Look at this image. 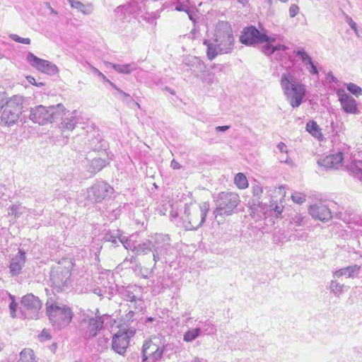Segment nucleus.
<instances>
[{
	"label": "nucleus",
	"instance_id": "obj_1",
	"mask_svg": "<svg viewBox=\"0 0 362 362\" xmlns=\"http://www.w3.org/2000/svg\"><path fill=\"white\" fill-rule=\"evenodd\" d=\"M234 36L230 24L227 21H219L216 27L214 42L204 40L206 56L213 60L219 54L230 53L234 48Z\"/></svg>",
	"mask_w": 362,
	"mask_h": 362
},
{
	"label": "nucleus",
	"instance_id": "obj_2",
	"mask_svg": "<svg viewBox=\"0 0 362 362\" xmlns=\"http://www.w3.org/2000/svg\"><path fill=\"white\" fill-rule=\"evenodd\" d=\"M106 315H102L98 308L95 311L83 310L79 314L78 330L86 340L95 337L104 328Z\"/></svg>",
	"mask_w": 362,
	"mask_h": 362
},
{
	"label": "nucleus",
	"instance_id": "obj_3",
	"mask_svg": "<svg viewBox=\"0 0 362 362\" xmlns=\"http://www.w3.org/2000/svg\"><path fill=\"white\" fill-rule=\"evenodd\" d=\"M280 85L286 100L293 108L299 107L306 95L305 86L289 71L281 74Z\"/></svg>",
	"mask_w": 362,
	"mask_h": 362
},
{
	"label": "nucleus",
	"instance_id": "obj_4",
	"mask_svg": "<svg viewBox=\"0 0 362 362\" xmlns=\"http://www.w3.org/2000/svg\"><path fill=\"white\" fill-rule=\"evenodd\" d=\"M209 211V203L207 202H203L199 207H193L192 204H186L182 216V227L186 230L198 229L205 222Z\"/></svg>",
	"mask_w": 362,
	"mask_h": 362
},
{
	"label": "nucleus",
	"instance_id": "obj_5",
	"mask_svg": "<svg viewBox=\"0 0 362 362\" xmlns=\"http://www.w3.org/2000/svg\"><path fill=\"white\" fill-rule=\"evenodd\" d=\"M65 110L64 106L61 103L49 107L40 105L30 108L29 118L35 123L44 125L61 118L65 115Z\"/></svg>",
	"mask_w": 362,
	"mask_h": 362
},
{
	"label": "nucleus",
	"instance_id": "obj_6",
	"mask_svg": "<svg viewBox=\"0 0 362 362\" xmlns=\"http://www.w3.org/2000/svg\"><path fill=\"white\" fill-rule=\"evenodd\" d=\"M46 313L54 327L62 329L67 327L74 317L71 309L67 305H59L57 303H46Z\"/></svg>",
	"mask_w": 362,
	"mask_h": 362
},
{
	"label": "nucleus",
	"instance_id": "obj_7",
	"mask_svg": "<svg viewBox=\"0 0 362 362\" xmlns=\"http://www.w3.org/2000/svg\"><path fill=\"white\" fill-rule=\"evenodd\" d=\"M216 209L214 211L215 216H230L236 211V209L240 202L239 195L233 192H221L217 194L214 199Z\"/></svg>",
	"mask_w": 362,
	"mask_h": 362
},
{
	"label": "nucleus",
	"instance_id": "obj_8",
	"mask_svg": "<svg viewBox=\"0 0 362 362\" xmlns=\"http://www.w3.org/2000/svg\"><path fill=\"white\" fill-rule=\"evenodd\" d=\"M71 262H67V265L58 264L52 267L50 272V281L52 286L57 292L69 289L72 286L73 279L71 276Z\"/></svg>",
	"mask_w": 362,
	"mask_h": 362
},
{
	"label": "nucleus",
	"instance_id": "obj_9",
	"mask_svg": "<svg viewBox=\"0 0 362 362\" xmlns=\"http://www.w3.org/2000/svg\"><path fill=\"white\" fill-rule=\"evenodd\" d=\"M139 290V287L136 285L120 286L118 290L119 296L123 300L129 303L127 304L129 311L126 315L128 320H131L136 312L143 309L144 301L141 297L137 296Z\"/></svg>",
	"mask_w": 362,
	"mask_h": 362
},
{
	"label": "nucleus",
	"instance_id": "obj_10",
	"mask_svg": "<svg viewBox=\"0 0 362 362\" xmlns=\"http://www.w3.org/2000/svg\"><path fill=\"white\" fill-rule=\"evenodd\" d=\"M23 98L19 95H13L4 104L1 119V122L11 125L14 124L22 113Z\"/></svg>",
	"mask_w": 362,
	"mask_h": 362
},
{
	"label": "nucleus",
	"instance_id": "obj_11",
	"mask_svg": "<svg viewBox=\"0 0 362 362\" xmlns=\"http://www.w3.org/2000/svg\"><path fill=\"white\" fill-rule=\"evenodd\" d=\"M81 129L83 132L81 133V136L87 140L88 150L100 151L105 149V141L102 138L99 129L93 123L87 124Z\"/></svg>",
	"mask_w": 362,
	"mask_h": 362
},
{
	"label": "nucleus",
	"instance_id": "obj_12",
	"mask_svg": "<svg viewBox=\"0 0 362 362\" xmlns=\"http://www.w3.org/2000/svg\"><path fill=\"white\" fill-rule=\"evenodd\" d=\"M114 192V188L107 182L98 181L87 189V198L91 202L100 203L109 199Z\"/></svg>",
	"mask_w": 362,
	"mask_h": 362
},
{
	"label": "nucleus",
	"instance_id": "obj_13",
	"mask_svg": "<svg viewBox=\"0 0 362 362\" xmlns=\"http://www.w3.org/2000/svg\"><path fill=\"white\" fill-rule=\"evenodd\" d=\"M165 349L158 339L154 337L145 341L142 346V362H156L161 359Z\"/></svg>",
	"mask_w": 362,
	"mask_h": 362
},
{
	"label": "nucleus",
	"instance_id": "obj_14",
	"mask_svg": "<svg viewBox=\"0 0 362 362\" xmlns=\"http://www.w3.org/2000/svg\"><path fill=\"white\" fill-rule=\"evenodd\" d=\"M171 254L172 248L168 243V238L163 235H156L153 241L154 264L159 261L167 263Z\"/></svg>",
	"mask_w": 362,
	"mask_h": 362
},
{
	"label": "nucleus",
	"instance_id": "obj_15",
	"mask_svg": "<svg viewBox=\"0 0 362 362\" xmlns=\"http://www.w3.org/2000/svg\"><path fill=\"white\" fill-rule=\"evenodd\" d=\"M26 59L30 66L47 74L52 76L55 75L59 71L57 66L54 64L47 60L40 59L32 52L28 53Z\"/></svg>",
	"mask_w": 362,
	"mask_h": 362
},
{
	"label": "nucleus",
	"instance_id": "obj_16",
	"mask_svg": "<svg viewBox=\"0 0 362 362\" xmlns=\"http://www.w3.org/2000/svg\"><path fill=\"white\" fill-rule=\"evenodd\" d=\"M263 37V33L259 31L255 26L250 25L243 28L239 40L246 46H255L262 44L264 40Z\"/></svg>",
	"mask_w": 362,
	"mask_h": 362
},
{
	"label": "nucleus",
	"instance_id": "obj_17",
	"mask_svg": "<svg viewBox=\"0 0 362 362\" xmlns=\"http://www.w3.org/2000/svg\"><path fill=\"white\" fill-rule=\"evenodd\" d=\"M132 238L133 236L131 235L128 240H124L125 249L132 250L136 255V257L146 255L151 252L153 253L152 240H147L145 242L136 244Z\"/></svg>",
	"mask_w": 362,
	"mask_h": 362
},
{
	"label": "nucleus",
	"instance_id": "obj_18",
	"mask_svg": "<svg viewBox=\"0 0 362 362\" xmlns=\"http://www.w3.org/2000/svg\"><path fill=\"white\" fill-rule=\"evenodd\" d=\"M308 211L313 218L323 222L329 221L332 217L329 208L322 203L310 205Z\"/></svg>",
	"mask_w": 362,
	"mask_h": 362
},
{
	"label": "nucleus",
	"instance_id": "obj_19",
	"mask_svg": "<svg viewBox=\"0 0 362 362\" xmlns=\"http://www.w3.org/2000/svg\"><path fill=\"white\" fill-rule=\"evenodd\" d=\"M343 160V153L339 151L335 154H331L318 159L317 163L318 165L325 169H338L341 165Z\"/></svg>",
	"mask_w": 362,
	"mask_h": 362
},
{
	"label": "nucleus",
	"instance_id": "obj_20",
	"mask_svg": "<svg viewBox=\"0 0 362 362\" xmlns=\"http://www.w3.org/2000/svg\"><path fill=\"white\" fill-rule=\"evenodd\" d=\"M21 309L30 311L33 316H37V313L42 307V303L38 297L30 293L24 296L21 300Z\"/></svg>",
	"mask_w": 362,
	"mask_h": 362
},
{
	"label": "nucleus",
	"instance_id": "obj_21",
	"mask_svg": "<svg viewBox=\"0 0 362 362\" xmlns=\"http://www.w3.org/2000/svg\"><path fill=\"white\" fill-rule=\"evenodd\" d=\"M26 259L25 252L19 249L18 253L11 259L8 266L9 272L13 276H18L21 272Z\"/></svg>",
	"mask_w": 362,
	"mask_h": 362
},
{
	"label": "nucleus",
	"instance_id": "obj_22",
	"mask_svg": "<svg viewBox=\"0 0 362 362\" xmlns=\"http://www.w3.org/2000/svg\"><path fill=\"white\" fill-rule=\"evenodd\" d=\"M293 53L299 57L310 74L318 75L319 71L316 64L314 63L312 57L305 52L304 48L300 47H296L294 49Z\"/></svg>",
	"mask_w": 362,
	"mask_h": 362
},
{
	"label": "nucleus",
	"instance_id": "obj_23",
	"mask_svg": "<svg viewBox=\"0 0 362 362\" xmlns=\"http://www.w3.org/2000/svg\"><path fill=\"white\" fill-rule=\"evenodd\" d=\"M129 337L127 332H117L112 337V348L117 354L122 355L126 352L129 345Z\"/></svg>",
	"mask_w": 362,
	"mask_h": 362
},
{
	"label": "nucleus",
	"instance_id": "obj_24",
	"mask_svg": "<svg viewBox=\"0 0 362 362\" xmlns=\"http://www.w3.org/2000/svg\"><path fill=\"white\" fill-rule=\"evenodd\" d=\"M339 100L341 103L342 110L349 114H356L358 112V107L356 101L349 94L344 91H339L337 93Z\"/></svg>",
	"mask_w": 362,
	"mask_h": 362
},
{
	"label": "nucleus",
	"instance_id": "obj_25",
	"mask_svg": "<svg viewBox=\"0 0 362 362\" xmlns=\"http://www.w3.org/2000/svg\"><path fill=\"white\" fill-rule=\"evenodd\" d=\"M185 64L189 68L192 74L197 78L205 72L206 69L204 62L197 57H191L185 59Z\"/></svg>",
	"mask_w": 362,
	"mask_h": 362
},
{
	"label": "nucleus",
	"instance_id": "obj_26",
	"mask_svg": "<svg viewBox=\"0 0 362 362\" xmlns=\"http://www.w3.org/2000/svg\"><path fill=\"white\" fill-rule=\"evenodd\" d=\"M336 216L349 224V228H351L352 225L362 226V217L354 214L350 210H346L345 213L339 211L336 214Z\"/></svg>",
	"mask_w": 362,
	"mask_h": 362
},
{
	"label": "nucleus",
	"instance_id": "obj_27",
	"mask_svg": "<svg viewBox=\"0 0 362 362\" xmlns=\"http://www.w3.org/2000/svg\"><path fill=\"white\" fill-rule=\"evenodd\" d=\"M361 269V267L358 264L350 265L334 271L333 272V276L340 278L344 276L346 278L354 279L359 274Z\"/></svg>",
	"mask_w": 362,
	"mask_h": 362
},
{
	"label": "nucleus",
	"instance_id": "obj_28",
	"mask_svg": "<svg viewBox=\"0 0 362 362\" xmlns=\"http://www.w3.org/2000/svg\"><path fill=\"white\" fill-rule=\"evenodd\" d=\"M129 237L123 235V233L119 230H108L103 235V240L105 242H110L113 246H117L118 242L121 243L124 247L125 240H128Z\"/></svg>",
	"mask_w": 362,
	"mask_h": 362
},
{
	"label": "nucleus",
	"instance_id": "obj_29",
	"mask_svg": "<svg viewBox=\"0 0 362 362\" xmlns=\"http://www.w3.org/2000/svg\"><path fill=\"white\" fill-rule=\"evenodd\" d=\"M64 113L65 115H64L60 118L61 119H62V122L61 123V128L66 129L68 130H73L78 121V119L76 115V110L73 111L71 114H68V115L64 118V116L66 115V111L64 112Z\"/></svg>",
	"mask_w": 362,
	"mask_h": 362
},
{
	"label": "nucleus",
	"instance_id": "obj_30",
	"mask_svg": "<svg viewBox=\"0 0 362 362\" xmlns=\"http://www.w3.org/2000/svg\"><path fill=\"white\" fill-rule=\"evenodd\" d=\"M106 165L107 162L105 159L100 158H94L88 165V171L92 174H95L100 171Z\"/></svg>",
	"mask_w": 362,
	"mask_h": 362
},
{
	"label": "nucleus",
	"instance_id": "obj_31",
	"mask_svg": "<svg viewBox=\"0 0 362 362\" xmlns=\"http://www.w3.org/2000/svg\"><path fill=\"white\" fill-rule=\"evenodd\" d=\"M288 47L284 45L277 44L276 45L265 44L262 47V52L268 57L272 56L276 51H286Z\"/></svg>",
	"mask_w": 362,
	"mask_h": 362
},
{
	"label": "nucleus",
	"instance_id": "obj_32",
	"mask_svg": "<svg viewBox=\"0 0 362 362\" xmlns=\"http://www.w3.org/2000/svg\"><path fill=\"white\" fill-rule=\"evenodd\" d=\"M200 327H198L201 329V334L211 335L216 332V327L209 320H206L204 322H199Z\"/></svg>",
	"mask_w": 362,
	"mask_h": 362
},
{
	"label": "nucleus",
	"instance_id": "obj_33",
	"mask_svg": "<svg viewBox=\"0 0 362 362\" xmlns=\"http://www.w3.org/2000/svg\"><path fill=\"white\" fill-rule=\"evenodd\" d=\"M111 67L118 73L129 74L132 71L136 69V64L134 63L126 64H117L110 63Z\"/></svg>",
	"mask_w": 362,
	"mask_h": 362
},
{
	"label": "nucleus",
	"instance_id": "obj_34",
	"mask_svg": "<svg viewBox=\"0 0 362 362\" xmlns=\"http://www.w3.org/2000/svg\"><path fill=\"white\" fill-rule=\"evenodd\" d=\"M345 285L340 284L337 280H332L329 283V289L335 296H339L344 291Z\"/></svg>",
	"mask_w": 362,
	"mask_h": 362
},
{
	"label": "nucleus",
	"instance_id": "obj_35",
	"mask_svg": "<svg viewBox=\"0 0 362 362\" xmlns=\"http://www.w3.org/2000/svg\"><path fill=\"white\" fill-rule=\"evenodd\" d=\"M349 170L362 181V160H355L351 163Z\"/></svg>",
	"mask_w": 362,
	"mask_h": 362
},
{
	"label": "nucleus",
	"instance_id": "obj_36",
	"mask_svg": "<svg viewBox=\"0 0 362 362\" xmlns=\"http://www.w3.org/2000/svg\"><path fill=\"white\" fill-rule=\"evenodd\" d=\"M201 334V329L198 327L188 329L183 335V340L186 342H191L198 338Z\"/></svg>",
	"mask_w": 362,
	"mask_h": 362
},
{
	"label": "nucleus",
	"instance_id": "obj_37",
	"mask_svg": "<svg viewBox=\"0 0 362 362\" xmlns=\"http://www.w3.org/2000/svg\"><path fill=\"white\" fill-rule=\"evenodd\" d=\"M34 353L30 349H24L20 353V358L18 362H33Z\"/></svg>",
	"mask_w": 362,
	"mask_h": 362
},
{
	"label": "nucleus",
	"instance_id": "obj_38",
	"mask_svg": "<svg viewBox=\"0 0 362 362\" xmlns=\"http://www.w3.org/2000/svg\"><path fill=\"white\" fill-rule=\"evenodd\" d=\"M117 96L119 100L126 103L127 105L131 106L132 104H134L136 106H137L138 108H140V105L135 102L129 94L124 92L123 90H119V94Z\"/></svg>",
	"mask_w": 362,
	"mask_h": 362
},
{
	"label": "nucleus",
	"instance_id": "obj_39",
	"mask_svg": "<svg viewBox=\"0 0 362 362\" xmlns=\"http://www.w3.org/2000/svg\"><path fill=\"white\" fill-rule=\"evenodd\" d=\"M234 182L236 185V186L240 189H245L248 186L247 177L242 173H238L235 176Z\"/></svg>",
	"mask_w": 362,
	"mask_h": 362
},
{
	"label": "nucleus",
	"instance_id": "obj_40",
	"mask_svg": "<svg viewBox=\"0 0 362 362\" xmlns=\"http://www.w3.org/2000/svg\"><path fill=\"white\" fill-rule=\"evenodd\" d=\"M72 8H76L77 10L82 12L83 14H90L91 13L90 9H87L86 6L81 1L76 0H67Z\"/></svg>",
	"mask_w": 362,
	"mask_h": 362
},
{
	"label": "nucleus",
	"instance_id": "obj_41",
	"mask_svg": "<svg viewBox=\"0 0 362 362\" xmlns=\"http://www.w3.org/2000/svg\"><path fill=\"white\" fill-rule=\"evenodd\" d=\"M198 78L201 79L202 83L209 86H211L215 82L214 74L206 71V70L205 72L202 73Z\"/></svg>",
	"mask_w": 362,
	"mask_h": 362
},
{
	"label": "nucleus",
	"instance_id": "obj_42",
	"mask_svg": "<svg viewBox=\"0 0 362 362\" xmlns=\"http://www.w3.org/2000/svg\"><path fill=\"white\" fill-rule=\"evenodd\" d=\"M24 207L21 205H12L8 208V215L13 216L15 218H18L22 214Z\"/></svg>",
	"mask_w": 362,
	"mask_h": 362
},
{
	"label": "nucleus",
	"instance_id": "obj_43",
	"mask_svg": "<svg viewBox=\"0 0 362 362\" xmlns=\"http://www.w3.org/2000/svg\"><path fill=\"white\" fill-rule=\"evenodd\" d=\"M120 286L115 284H111L108 288H105V293L107 294L106 297L110 299L114 295H119V288Z\"/></svg>",
	"mask_w": 362,
	"mask_h": 362
},
{
	"label": "nucleus",
	"instance_id": "obj_44",
	"mask_svg": "<svg viewBox=\"0 0 362 362\" xmlns=\"http://www.w3.org/2000/svg\"><path fill=\"white\" fill-rule=\"evenodd\" d=\"M346 89L351 93L356 95V97L362 95L361 88L353 83H349L346 84Z\"/></svg>",
	"mask_w": 362,
	"mask_h": 362
},
{
	"label": "nucleus",
	"instance_id": "obj_45",
	"mask_svg": "<svg viewBox=\"0 0 362 362\" xmlns=\"http://www.w3.org/2000/svg\"><path fill=\"white\" fill-rule=\"evenodd\" d=\"M175 9L177 11H187V10L190 7L189 6L188 1L183 2L180 0H175Z\"/></svg>",
	"mask_w": 362,
	"mask_h": 362
},
{
	"label": "nucleus",
	"instance_id": "obj_46",
	"mask_svg": "<svg viewBox=\"0 0 362 362\" xmlns=\"http://www.w3.org/2000/svg\"><path fill=\"white\" fill-rule=\"evenodd\" d=\"M9 37L16 42L22 43L24 45H30V39L28 37H26V38L21 37L16 34H11L9 35Z\"/></svg>",
	"mask_w": 362,
	"mask_h": 362
},
{
	"label": "nucleus",
	"instance_id": "obj_47",
	"mask_svg": "<svg viewBox=\"0 0 362 362\" xmlns=\"http://www.w3.org/2000/svg\"><path fill=\"white\" fill-rule=\"evenodd\" d=\"M291 199L295 203L301 204L305 201V195L300 192H295L292 194Z\"/></svg>",
	"mask_w": 362,
	"mask_h": 362
},
{
	"label": "nucleus",
	"instance_id": "obj_48",
	"mask_svg": "<svg viewBox=\"0 0 362 362\" xmlns=\"http://www.w3.org/2000/svg\"><path fill=\"white\" fill-rule=\"evenodd\" d=\"M10 298L11 299V301L9 304L10 313H11V317H15L17 307H18V303L15 301L13 296L10 295Z\"/></svg>",
	"mask_w": 362,
	"mask_h": 362
},
{
	"label": "nucleus",
	"instance_id": "obj_49",
	"mask_svg": "<svg viewBox=\"0 0 362 362\" xmlns=\"http://www.w3.org/2000/svg\"><path fill=\"white\" fill-rule=\"evenodd\" d=\"M38 338L40 341H45L52 339V336L48 330L44 329L39 334Z\"/></svg>",
	"mask_w": 362,
	"mask_h": 362
},
{
	"label": "nucleus",
	"instance_id": "obj_50",
	"mask_svg": "<svg viewBox=\"0 0 362 362\" xmlns=\"http://www.w3.org/2000/svg\"><path fill=\"white\" fill-rule=\"evenodd\" d=\"M291 223H294L296 226H304L305 224V218L301 215H296L292 219Z\"/></svg>",
	"mask_w": 362,
	"mask_h": 362
},
{
	"label": "nucleus",
	"instance_id": "obj_51",
	"mask_svg": "<svg viewBox=\"0 0 362 362\" xmlns=\"http://www.w3.org/2000/svg\"><path fill=\"white\" fill-rule=\"evenodd\" d=\"M171 221H174L177 226H182V219L178 218V213L177 211H172L170 212Z\"/></svg>",
	"mask_w": 362,
	"mask_h": 362
},
{
	"label": "nucleus",
	"instance_id": "obj_52",
	"mask_svg": "<svg viewBox=\"0 0 362 362\" xmlns=\"http://www.w3.org/2000/svg\"><path fill=\"white\" fill-rule=\"evenodd\" d=\"M306 129L309 132L313 133L315 132H318L320 128H319L318 125L317 124V123L313 121L311 123H310V122L307 123Z\"/></svg>",
	"mask_w": 362,
	"mask_h": 362
},
{
	"label": "nucleus",
	"instance_id": "obj_53",
	"mask_svg": "<svg viewBox=\"0 0 362 362\" xmlns=\"http://www.w3.org/2000/svg\"><path fill=\"white\" fill-rule=\"evenodd\" d=\"M264 35V40H262L263 42H266V44H270L275 42L277 40V36L275 35L274 36H268L266 33H263Z\"/></svg>",
	"mask_w": 362,
	"mask_h": 362
},
{
	"label": "nucleus",
	"instance_id": "obj_54",
	"mask_svg": "<svg viewBox=\"0 0 362 362\" xmlns=\"http://www.w3.org/2000/svg\"><path fill=\"white\" fill-rule=\"evenodd\" d=\"M263 189L262 187L259 185H255L252 187V193L255 197H256L257 199L259 198V196L262 194Z\"/></svg>",
	"mask_w": 362,
	"mask_h": 362
},
{
	"label": "nucleus",
	"instance_id": "obj_55",
	"mask_svg": "<svg viewBox=\"0 0 362 362\" xmlns=\"http://www.w3.org/2000/svg\"><path fill=\"white\" fill-rule=\"evenodd\" d=\"M299 11V7L296 4H292L289 8V16L291 18H294Z\"/></svg>",
	"mask_w": 362,
	"mask_h": 362
},
{
	"label": "nucleus",
	"instance_id": "obj_56",
	"mask_svg": "<svg viewBox=\"0 0 362 362\" xmlns=\"http://www.w3.org/2000/svg\"><path fill=\"white\" fill-rule=\"evenodd\" d=\"M7 189L5 185H0V199L6 200V199L8 197V195L6 194Z\"/></svg>",
	"mask_w": 362,
	"mask_h": 362
},
{
	"label": "nucleus",
	"instance_id": "obj_57",
	"mask_svg": "<svg viewBox=\"0 0 362 362\" xmlns=\"http://www.w3.org/2000/svg\"><path fill=\"white\" fill-rule=\"evenodd\" d=\"M345 18H346V23L349 24V25L351 27V28L352 30H354V31H356V28H357L356 23L354 22L353 21V19L347 15L346 16Z\"/></svg>",
	"mask_w": 362,
	"mask_h": 362
},
{
	"label": "nucleus",
	"instance_id": "obj_58",
	"mask_svg": "<svg viewBox=\"0 0 362 362\" xmlns=\"http://www.w3.org/2000/svg\"><path fill=\"white\" fill-rule=\"evenodd\" d=\"M26 78L30 83L35 85L36 86L41 87L45 85V83L42 82L37 83L35 78L31 76H27Z\"/></svg>",
	"mask_w": 362,
	"mask_h": 362
},
{
	"label": "nucleus",
	"instance_id": "obj_59",
	"mask_svg": "<svg viewBox=\"0 0 362 362\" xmlns=\"http://www.w3.org/2000/svg\"><path fill=\"white\" fill-rule=\"evenodd\" d=\"M185 13H187V14L188 15L189 18L191 21H194V22L195 21V19H194V16H195V13H194V10H193V8H192L189 7V8L187 10V11H185Z\"/></svg>",
	"mask_w": 362,
	"mask_h": 362
},
{
	"label": "nucleus",
	"instance_id": "obj_60",
	"mask_svg": "<svg viewBox=\"0 0 362 362\" xmlns=\"http://www.w3.org/2000/svg\"><path fill=\"white\" fill-rule=\"evenodd\" d=\"M274 211L275 213V216L276 217H279L281 215V213L283 211V206L276 205L275 207L274 208Z\"/></svg>",
	"mask_w": 362,
	"mask_h": 362
},
{
	"label": "nucleus",
	"instance_id": "obj_61",
	"mask_svg": "<svg viewBox=\"0 0 362 362\" xmlns=\"http://www.w3.org/2000/svg\"><path fill=\"white\" fill-rule=\"evenodd\" d=\"M277 148L279 150V151L281 153H286L287 152V146L283 142H280L278 144Z\"/></svg>",
	"mask_w": 362,
	"mask_h": 362
},
{
	"label": "nucleus",
	"instance_id": "obj_62",
	"mask_svg": "<svg viewBox=\"0 0 362 362\" xmlns=\"http://www.w3.org/2000/svg\"><path fill=\"white\" fill-rule=\"evenodd\" d=\"M230 129L229 125H225V126H218L216 127V131L217 132H223Z\"/></svg>",
	"mask_w": 362,
	"mask_h": 362
},
{
	"label": "nucleus",
	"instance_id": "obj_63",
	"mask_svg": "<svg viewBox=\"0 0 362 362\" xmlns=\"http://www.w3.org/2000/svg\"><path fill=\"white\" fill-rule=\"evenodd\" d=\"M215 71H223L225 69V66L223 64H214L212 67Z\"/></svg>",
	"mask_w": 362,
	"mask_h": 362
},
{
	"label": "nucleus",
	"instance_id": "obj_64",
	"mask_svg": "<svg viewBox=\"0 0 362 362\" xmlns=\"http://www.w3.org/2000/svg\"><path fill=\"white\" fill-rule=\"evenodd\" d=\"M170 166L173 169H180L181 168L180 164L174 159L171 161Z\"/></svg>",
	"mask_w": 362,
	"mask_h": 362
}]
</instances>
